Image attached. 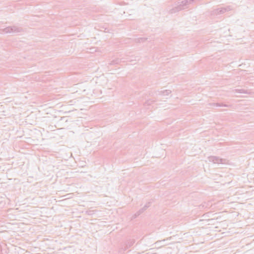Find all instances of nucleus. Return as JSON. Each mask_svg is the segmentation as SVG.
Returning <instances> with one entry per match:
<instances>
[{
	"mask_svg": "<svg viewBox=\"0 0 254 254\" xmlns=\"http://www.w3.org/2000/svg\"><path fill=\"white\" fill-rule=\"evenodd\" d=\"M2 32L5 33H18L22 32V28L16 26L7 27L1 29Z\"/></svg>",
	"mask_w": 254,
	"mask_h": 254,
	"instance_id": "1",
	"label": "nucleus"
},
{
	"mask_svg": "<svg viewBox=\"0 0 254 254\" xmlns=\"http://www.w3.org/2000/svg\"><path fill=\"white\" fill-rule=\"evenodd\" d=\"M208 159L209 162H211L215 164H217L218 165L220 164H226L228 162V160L226 159L220 158L218 157L214 156L209 157Z\"/></svg>",
	"mask_w": 254,
	"mask_h": 254,
	"instance_id": "2",
	"label": "nucleus"
},
{
	"mask_svg": "<svg viewBox=\"0 0 254 254\" xmlns=\"http://www.w3.org/2000/svg\"><path fill=\"white\" fill-rule=\"evenodd\" d=\"M231 10V8L230 6H228L226 7H221L218 8L217 9H215L211 11V15H217L223 14L225 13L226 11H228Z\"/></svg>",
	"mask_w": 254,
	"mask_h": 254,
	"instance_id": "3",
	"label": "nucleus"
},
{
	"mask_svg": "<svg viewBox=\"0 0 254 254\" xmlns=\"http://www.w3.org/2000/svg\"><path fill=\"white\" fill-rule=\"evenodd\" d=\"M194 0H184L182 1L181 2H178L180 9L181 10L188 8L189 7V5L192 3Z\"/></svg>",
	"mask_w": 254,
	"mask_h": 254,
	"instance_id": "4",
	"label": "nucleus"
},
{
	"mask_svg": "<svg viewBox=\"0 0 254 254\" xmlns=\"http://www.w3.org/2000/svg\"><path fill=\"white\" fill-rule=\"evenodd\" d=\"M150 205L151 202H147L141 209H140L138 212H137L132 216L131 220L136 218L137 216L142 213L145 210H146L148 207L150 206Z\"/></svg>",
	"mask_w": 254,
	"mask_h": 254,
	"instance_id": "5",
	"label": "nucleus"
},
{
	"mask_svg": "<svg viewBox=\"0 0 254 254\" xmlns=\"http://www.w3.org/2000/svg\"><path fill=\"white\" fill-rule=\"evenodd\" d=\"M181 9H180V7H179L178 4L177 3L176 6L175 7H173L172 9H171L169 11V13L170 14H173V13H175L178 12L179 11H181Z\"/></svg>",
	"mask_w": 254,
	"mask_h": 254,
	"instance_id": "6",
	"label": "nucleus"
},
{
	"mask_svg": "<svg viewBox=\"0 0 254 254\" xmlns=\"http://www.w3.org/2000/svg\"><path fill=\"white\" fill-rule=\"evenodd\" d=\"M135 243V240L133 239L128 240L126 244V249H128L131 247Z\"/></svg>",
	"mask_w": 254,
	"mask_h": 254,
	"instance_id": "7",
	"label": "nucleus"
},
{
	"mask_svg": "<svg viewBox=\"0 0 254 254\" xmlns=\"http://www.w3.org/2000/svg\"><path fill=\"white\" fill-rule=\"evenodd\" d=\"M210 106H214L216 107H228V105L226 104H220V103H213L211 104H209Z\"/></svg>",
	"mask_w": 254,
	"mask_h": 254,
	"instance_id": "8",
	"label": "nucleus"
},
{
	"mask_svg": "<svg viewBox=\"0 0 254 254\" xmlns=\"http://www.w3.org/2000/svg\"><path fill=\"white\" fill-rule=\"evenodd\" d=\"M160 92L163 96H168L171 93V91L170 90H164Z\"/></svg>",
	"mask_w": 254,
	"mask_h": 254,
	"instance_id": "9",
	"label": "nucleus"
},
{
	"mask_svg": "<svg viewBox=\"0 0 254 254\" xmlns=\"http://www.w3.org/2000/svg\"><path fill=\"white\" fill-rule=\"evenodd\" d=\"M146 40H147V38H139L135 39V41L136 42L141 43V42H144Z\"/></svg>",
	"mask_w": 254,
	"mask_h": 254,
	"instance_id": "10",
	"label": "nucleus"
},
{
	"mask_svg": "<svg viewBox=\"0 0 254 254\" xmlns=\"http://www.w3.org/2000/svg\"><path fill=\"white\" fill-rule=\"evenodd\" d=\"M235 92L239 93H246L245 90L244 89H235Z\"/></svg>",
	"mask_w": 254,
	"mask_h": 254,
	"instance_id": "11",
	"label": "nucleus"
},
{
	"mask_svg": "<svg viewBox=\"0 0 254 254\" xmlns=\"http://www.w3.org/2000/svg\"><path fill=\"white\" fill-rule=\"evenodd\" d=\"M119 60H117L116 61H112L111 64H118L119 63Z\"/></svg>",
	"mask_w": 254,
	"mask_h": 254,
	"instance_id": "12",
	"label": "nucleus"
}]
</instances>
